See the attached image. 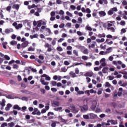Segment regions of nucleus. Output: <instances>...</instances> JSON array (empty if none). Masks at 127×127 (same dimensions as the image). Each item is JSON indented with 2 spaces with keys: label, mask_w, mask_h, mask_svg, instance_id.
<instances>
[{
  "label": "nucleus",
  "mask_w": 127,
  "mask_h": 127,
  "mask_svg": "<svg viewBox=\"0 0 127 127\" xmlns=\"http://www.w3.org/2000/svg\"><path fill=\"white\" fill-rule=\"evenodd\" d=\"M105 36H106V35L104 33H103V34H99L98 35V37L100 38H102V37L105 38Z\"/></svg>",
  "instance_id": "obj_28"
},
{
  "label": "nucleus",
  "mask_w": 127,
  "mask_h": 127,
  "mask_svg": "<svg viewBox=\"0 0 127 127\" xmlns=\"http://www.w3.org/2000/svg\"><path fill=\"white\" fill-rule=\"evenodd\" d=\"M73 53L76 56H79L78 54V52H77L75 50H73Z\"/></svg>",
  "instance_id": "obj_54"
},
{
  "label": "nucleus",
  "mask_w": 127,
  "mask_h": 127,
  "mask_svg": "<svg viewBox=\"0 0 127 127\" xmlns=\"http://www.w3.org/2000/svg\"><path fill=\"white\" fill-rule=\"evenodd\" d=\"M51 84L53 85V86H56L57 82L54 81H52L51 82Z\"/></svg>",
  "instance_id": "obj_43"
},
{
  "label": "nucleus",
  "mask_w": 127,
  "mask_h": 127,
  "mask_svg": "<svg viewBox=\"0 0 127 127\" xmlns=\"http://www.w3.org/2000/svg\"><path fill=\"white\" fill-rule=\"evenodd\" d=\"M86 12L87 13L90 14L91 13V10L89 8H86Z\"/></svg>",
  "instance_id": "obj_50"
},
{
  "label": "nucleus",
  "mask_w": 127,
  "mask_h": 127,
  "mask_svg": "<svg viewBox=\"0 0 127 127\" xmlns=\"http://www.w3.org/2000/svg\"><path fill=\"white\" fill-rule=\"evenodd\" d=\"M77 48L78 49H80V50H81V51L83 52L85 49V47L84 46H77Z\"/></svg>",
  "instance_id": "obj_20"
},
{
  "label": "nucleus",
  "mask_w": 127,
  "mask_h": 127,
  "mask_svg": "<svg viewBox=\"0 0 127 127\" xmlns=\"http://www.w3.org/2000/svg\"><path fill=\"white\" fill-rule=\"evenodd\" d=\"M4 58L5 59H6V60H7V61H9L10 59V57L7 55H4Z\"/></svg>",
  "instance_id": "obj_44"
},
{
  "label": "nucleus",
  "mask_w": 127,
  "mask_h": 127,
  "mask_svg": "<svg viewBox=\"0 0 127 127\" xmlns=\"http://www.w3.org/2000/svg\"><path fill=\"white\" fill-rule=\"evenodd\" d=\"M85 30L89 31H92V28L90 26H89V25H87L85 27Z\"/></svg>",
  "instance_id": "obj_24"
},
{
  "label": "nucleus",
  "mask_w": 127,
  "mask_h": 127,
  "mask_svg": "<svg viewBox=\"0 0 127 127\" xmlns=\"http://www.w3.org/2000/svg\"><path fill=\"white\" fill-rule=\"evenodd\" d=\"M110 124L105 123L104 122H102L101 123L102 127H106L107 126H110Z\"/></svg>",
  "instance_id": "obj_21"
},
{
  "label": "nucleus",
  "mask_w": 127,
  "mask_h": 127,
  "mask_svg": "<svg viewBox=\"0 0 127 127\" xmlns=\"http://www.w3.org/2000/svg\"><path fill=\"white\" fill-rule=\"evenodd\" d=\"M69 75L72 78H75V77H76L75 73L72 71L70 72Z\"/></svg>",
  "instance_id": "obj_23"
},
{
  "label": "nucleus",
  "mask_w": 127,
  "mask_h": 127,
  "mask_svg": "<svg viewBox=\"0 0 127 127\" xmlns=\"http://www.w3.org/2000/svg\"><path fill=\"white\" fill-rule=\"evenodd\" d=\"M7 45V43L6 42H4L2 43V47L4 48V49H6V45Z\"/></svg>",
  "instance_id": "obj_29"
},
{
  "label": "nucleus",
  "mask_w": 127,
  "mask_h": 127,
  "mask_svg": "<svg viewBox=\"0 0 127 127\" xmlns=\"http://www.w3.org/2000/svg\"><path fill=\"white\" fill-rule=\"evenodd\" d=\"M35 49L33 48L32 47H30L28 49V51H34Z\"/></svg>",
  "instance_id": "obj_45"
},
{
  "label": "nucleus",
  "mask_w": 127,
  "mask_h": 127,
  "mask_svg": "<svg viewBox=\"0 0 127 127\" xmlns=\"http://www.w3.org/2000/svg\"><path fill=\"white\" fill-rule=\"evenodd\" d=\"M56 15V12L55 11H52L51 12V16H55Z\"/></svg>",
  "instance_id": "obj_49"
},
{
  "label": "nucleus",
  "mask_w": 127,
  "mask_h": 127,
  "mask_svg": "<svg viewBox=\"0 0 127 127\" xmlns=\"http://www.w3.org/2000/svg\"><path fill=\"white\" fill-rule=\"evenodd\" d=\"M82 59L83 60H88V57L85 56H83L82 57Z\"/></svg>",
  "instance_id": "obj_60"
},
{
  "label": "nucleus",
  "mask_w": 127,
  "mask_h": 127,
  "mask_svg": "<svg viewBox=\"0 0 127 127\" xmlns=\"http://www.w3.org/2000/svg\"><path fill=\"white\" fill-rule=\"evenodd\" d=\"M30 59L31 60H35V61L37 62L38 63H39L40 64L41 63V61L38 59H36V57L34 55H31L30 57Z\"/></svg>",
  "instance_id": "obj_7"
},
{
  "label": "nucleus",
  "mask_w": 127,
  "mask_h": 127,
  "mask_svg": "<svg viewBox=\"0 0 127 127\" xmlns=\"http://www.w3.org/2000/svg\"><path fill=\"white\" fill-rule=\"evenodd\" d=\"M123 88H119L118 89V92H117V95L119 97H121L123 94Z\"/></svg>",
  "instance_id": "obj_8"
},
{
  "label": "nucleus",
  "mask_w": 127,
  "mask_h": 127,
  "mask_svg": "<svg viewBox=\"0 0 127 127\" xmlns=\"http://www.w3.org/2000/svg\"><path fill=\"white\" fill-rule=\"evenodd\" d=\"M89 91V92L91 93V94H96L97 93V91H96V90H94L93 89H91Z\"/></svg>",
  "instance_id": "obj_41"
},
{
  "label": "nucleus",
  "mask_w": 127,
  "mask_h": 127,
  "mask_svg": "<svg viewBox=\"0 0 127 127\" xmlns=\"http://www.w3.org/2000/svg\"><path fill=\"white\" fill-rule=\"evenodd\" d=\"M12 29H6L5 30V33L6 34H9L10 32H12Z\"/></svg>",
  "instance_id": "obj_26"
},
{
  "label": "nucleus",
  "mask_w": 127,
  "mask_h": 127,
  "mask_svg": "<svg viewBox=\"0 0 127 127\" xmlns=\"http://www.w3.org/2000/svg\"><path fill=\"white\" fill-rule=\"evenodd\" d=\"M12 8L15 9L16 10H18L19 8V4H14L12 6Z\"/></svg>",
  "instance_id": "obj_18"
},
{
  "label": "nucleus",
  "mask_w": 127,
  "mask_h": 127,
  "mask_svg": "<svg viewBox=\"0 0 127 127\" xmlns=\"http://www.w3.org/2000/svg\"><path fill=\"white\" fill-rule=\"evenodd\" d=\"M106 37L108 39H113V38L112 35H107Z\"/></svg>",
  "instance_id": "obj_55"
},
{
  "label": "nucleus",
  "mask_w": 127,
  "mask_h": 127,
  "mask_svg": "<svg viewBox=\"0 0 127 127\" xmlns=\"http://www.w3.org/2000/svg\"><path fill=\"white\" fill-rule=\"evenodd\" d=\"M89 116H90V118L91 119H94L96 117V115L94 114H90Z\"/></svg>",
  "instance_id": "obj_31"
},
{
  "label": "nucleus",
  "mask_w": 127,
  "mask_h": 127,
  "mask_svg": "<svg viewBox=\"0 0 127 127\" xmlns=\"http://www.w3.org/2000/svg\"><path fill=\"white\" fill-rule=\"evenodd\" d=\"M64 11L63 10H60L59 11V14L61 15H64Z\"/></svg>",
  "instance_id": "obj_48"
},
{
  "label": "nucleus",
  "mask_w": 127,
  "mask_h": 127,
  "mask_svg": "<svg viewBox=\"0 0 127 127\" xmlns=\"http://www.w3.org/2000/svg\"><path fill=\"white\" fill-rule=\"evenodd\" d=\"M78 23L81 24L82 23V18L81 17H78L77 19Z\"/></svg>",
  "instance_id": "obj_38"
},
{
  "label": "nucleus",
  "mask_w": 127,
  "mask_h": 127,
  "mask_svg": "<svg viewBox=\"0 0 127 127\" xmlns=\"http://www.w3.org/2000/svg\"><path fill=\"white\" fill-rule=\"evenodd\" d=\"M40 82L44 85H48V84H49V82H45V81L44 79H43L42 78H41L40 79Z\"/></svg>",
  "instance_id": "obj_15"
},
{
  "label": "nucleus",
  "mask_w": 127,
  "mask_h": 127,
  "mask_svg": "<svg viewBox=\"0 0 127 127\" xmlns=\"http://www.w3.org/2000/svg\"><path fill=\"white\" fill-rule=\"evenodd\" d=\"M51 90L52 92H55V93L57 91V89L55 88H51Z\"/></svg>",
  "instance_id": "obj_59"
},
{
  "label": "nucleus",
  "mask_w": 127,
  "mask_h": 127,
  "mask_svg": "<svg viewBox=\"0 0 127 127\" xmlns=\"http://www.w3.org/2000/svg\"><path fill=\"white\" fill-rule=\"evenodd\" d=\"M96 106H97L96 102H94V103H92V105H91V109L94 111L96 109Z\"/></svg>",
  "instance_id": "obj_14"
},
{
  "label": "nucleus",
  "mask_w": 127,
  "mask_h": 127,
  "mask_svg": "<svg viewBox=\"0 0 127 127\" xmlns=\"http://www.w3.org/2000/svg\"><path fill=\"white\" fill-rule=\"evenodd\" d=\"M110 41V39H107L106 40V43L109 45H112L113 44V41H111L110 42H109Z\"/></svg>",
  "instance_id": "obj_22"
},
{
  "label": "nucleus",
  "mask_w": 127,
  "mask_h": 127,
  "mask_svg": "<svg viewBox=\"0 0 127 127\" xmlns=\"http://www.w3.org/2000/svg\"><path fill=\"white\" fill-rule=\"evenodd\" d=\"M17 41H14V40H12L10 42V45L11 46H14V45H17Z\"/></svg>",
  "instance_id": "obj_27"
},
{
  "label": "nucleus",
  "mask_w": 127,
  "mask_h": 127,
  "mask_svg": "<svg viewBox=\"0 0 127 127\" xmlns=\"http://www.w3.org/2000/svg\"><path fill=\"white\" fill-rule=\"evenodd\" d=\"M111 86V84H110V83L109 82H106L105 83V87L110 88Z\"/></svg>",
  "instance_id": "obj_33"
},
{
  "label": "nucleus",
  "mask_w": 127,
  "mask_h": 127,
  "mask_svg": "<svg viewBox=\"0 0 127 127\" xmlns=\"http://www.w3.org/2000/svg\"><path fill=\"white\" fill-rule=\"evenodd\" d=\"M12 105L10 103L7 104L6 108H5V110L7 111L10 110V108H12Z\"/></svg>",
  "instance_id": "obj_11"
},
{
  "label": "nucleus",
  "mask_w": 127,
  "mask_h": 127,
  "mask_svg": "<svg viewBox=\"0 0 127 127\" xmlns=\"http://www.w3.org/2000/svg\"><path fill=\"white\" fill-rule=\"evenodd\" d=\"M13 109H15V110H17L18 111H20V110H21V108H20V107H19L18 105L16 104V105H14L13 106Z\"/></svg>",
  "instance_id": "obj_16"
},
{
  "label": "nucleus",
  "mask_w": 127,
  "mask_h": 127,
  "mask_svg": "<svg viewBox=\"0 0 127 127\" xmlns=\"http://www.w3.org/2000/svg\"><path fill=\"white\" fill-rule=\"evenodd\" d=\"M120 24L122 26H125L126 25V22L124 20H122L120 22Z\"/></svg>",
  "instance_id": "obj_42"
},
{
  "label": "nucleus",
  "mask_w": 127,
  "mask_h": 127,
  "mask_svg": "<svg viewBox=\"0 0 127 127\" xmlns=\"http://www.w3.org/2000/svg\"><path fill=\"white\" fill-rule=\"evenodd\" d=\"M79 108L81 109V111L85 112L88 110V107L87 105H83V106H80Z\"/></svg>",
  "instance_id": "obj_4"
},
{
  "label": "nucleus",
  "mask_w": 127,
  "mask_h": 127,
  "mask_svg": "<svg viewBox=\"0 0 127 127\" xmlns=\"http://www.w3.org/2000/svg\"><path fill=\"white\" fill-rule=\"evenodd\" d=\"M96 45V42L95 41H92L90 45H88V48L91 49V48H95Z\"/></svg>",
  "instance_id": "obj_6"
},
{
  "label": "nucleus",
  "mask_w": 127,
  "mask_h": 127,
  "mask_svg": "<svg viewBox=\"0 0 127 127\" xmlns=\"http://www.w3.org/2000/svg\"><path fill=\"white\" fill-rule=\"evenodd\" d=\"M6 98L7 99H11V98H12V96H11V95L9 94V95H6Z\"/></svg>",
  "instance_id": "obj_56"
},
{
  "label": "nucleus",
  "mask_w": 127,
  "mask_h": 127,
  "mask_svg": "<svg viewBox=\"0 0 127 127\" xmlns=\"http://www.w3.org/2000/svg\"><path fill=\"white\" fill-rule=\"evenodd\" d=\"M7 127V124L6 123H3L1 126L0 127Z\"/></svg>",
  "instance_id": "obj_40"
},
{
  "label": "nucleus",
  "mask_w": 127,
  "mask_h": 127,
  "mask_svg": "<svg viewBox=\"0 0 127 127\" xmlns=\"http://www.w3.org/2000/svg\"><path fill=\"white\" fill-rule=\"evenodd\" d=\"M53 107H59L60 102L59 101H54L52 104Z\"/></svg>",
  "instance_id": "obj_17"
},
{
  "label": "nucleus",
  "mask_w": 127,
  "mask_h": 127,
  "mask_svg": "<svg viewBox=\"0 0 127 127\" xmlns=\"http://www.w3.org/2000/svg\"><path fill=\"white\" fill-rule=\"evenodd\" d=\"M84 64L82 63H79L77 64H73L72 65V66L74 67V66L79 65H83Z\"/></svg>",
  "instance_id": "obj_36"
},
{
  "label": "nucleus",
  "mask_w": 127,
  "mask_h": 127,
  "mask_svg": "<svg viewBox=\"0 0 127 127\" xmlns=\"http://www.w3.org/2000/svg\"><path fill=\"white\" fill-rule=\"evenodd\" d=\"M45 48H48L47 49V51L48 52H52L53 49H52V47L51 46V45H49V43H46L45 45Z\"/></svg>",
  "instance_id": "obj_3"
},
{
  "label": "nucleus",
  "mask_w": 127,
  "mask_h": 127,
  "mask_svg": "<svg viewBox=\"0 0 127 127\" xmlns=\"http://www.w3.org/2000/svg\"><path fill=\"white\" fill-rule=\"evenodd\" d=\"M70 8H71V9L72 10H75V9H76L75 6H74V5H72L70 6Z\"/></svg>",
  "instance_id": "obj_61"
},
{
  "label": "nucleus",
  "mask_w": 127,
  "mask_h": 127,
  "mask_svg": "<svg viewBox=\"0 0 127 127\" xmlns=\"http://www.w3.org/2000/svg\"><path fill=\"white\" fill-rule=\"evenodd\" d=\"M11 8V6H7V8H6V10H7L8 12H10Z\"/></svg>",
  "instance_id": "obj_46"
},
{
  "label": "nucleus",
  "mask_w": 127,
  "mask_h": 127,
  "mask_svg": "<svg viewBox=\"0 0 127 127\" xmlns=\"http://www.w3.org/2000/svg\"><path fill=\"white\" fill-rule=\"evenodd\" d=\"M106 60L104 58H103L101 60V61H100L101 65L103 66H106Z\"/></svg>",
  "instance_id": "obj_10"
},
{
  "label": "nucleus",
  "mask_w": 127,
  "mask_h": 127,
  "mask_svg": "<svg viewBox=\"0 0 127 127\" xmlns=\"http://www.w3.org/2000/svg\"><path fill=\"white\" fill-rule=\"evenodd\" d=\"M83 117L85 120H88L89 119V117L88 115H83Z\"/></svg>",
  "instance_id": "obj_51"
},
{
  "label": "nucleus",
  "mask_w": 127,
  "mask_h": 127,
  "mask_svg": "<svg viewBox=\"0 0 127 127\" xmlns=\"http://www.w3.org/2000/svg\"><path fill=\"white\" fill-rule=\"evenodd\" d=\"M83 54H88V51L87 49H84V51H83Z\"/></svg>",
  "instance_id": "obj_47"
},
{
  "label": "nucleus",
  "mask_w": 127,
  "mask_h": 127,
  "mask_svg": "<svg viewBox=\"0 0 127 127\" xmlns=\"http://www.w3.org/2000/svg\"><path fill=\"white\" fill-rule=\"evenodd\" d=\"M108 70H109L108 66L104 67L102 69L103 73L106 74L107 73Z\"/></svg>",
  "instance_id": "obj_12"
},
{
  "label": "nucleus",
  "mask_w": 127,
  "mask_h": 127,
  "mask_svg": "<svg viewBox=\"0 0 127 127\" xmlns=\"http://www.w3.org/2000/svg\"><path fill=\"white\" fill-rule=\"evenodd\" d=\"M8 126H9V127H14V124L13 122H11V123H9L8 124Z\"/></svg>",
  "instance_id": "obj_32"
},
{
  "label": "nucleus",
  "mask_w": 127,
  "mask_h": 127,
  "mask_svg": "<svg viewBox=\"0 0 127 127\" xmlns=\"http://www.w3.org/2000/svg\"><path fill=\"white\" fill-rule=\"evenodd\" d=\"M99 14L101 17L106 16V13L104 11H100L99 12Z\"/></svg>",
  "instance_id": "obj_13"
},
{
  "label": "nucleus",
  "mask_w": 127,
  "mask_h": 127,
  "mask_svg": "<svg viewBox=\"0 0 127 127\" xmlns=\"http://www.w3.org/2000/svg\"><path fill=\"white\" fill-rule=\"evenodd\" d=\"M28 45L29 42L28 41H25V42L22 43L21 46V48H25L28 46Z\"/></svg>",
  "instance_id": "obj_5"
},
{
  "label": "nucleus",
  "mask_w": 127,
  "mask_h": 127,
  "mask_svg": "<svg viewBox=\"0 0 127 127\" xmlns=\"http://www.w3.org/2000/svg\"><path fill=\"white\" fill-rule=\"evenodd\" d=\"M22 24H19L18 25H17L16 27H15V28L16 29H19V28H22Z\"/></svg>",
  "instance_id": "obj_39"
},
{
  "label": "nucleus",
  "mask_w": 127,
  "mask_h": 127,
  "mask_svg": "<svg viewBox=\"0 0 127 127\" xmlns=\"http://www.w3.org/2000/svg\"><path fill=\"white\" fill-rule=\"evenodd\" d=\"M56 50H57V51H59V52L63 51V49L61 47H58L56 48Z\"/></svg>",
  "instance_id": "obj_35"
},
{
  "label": "nucleus",
  "mask_w": 127,
  "mask_h": 127,
  "mask_svg": "<svg viewBox=\"0 0 127 127\" xmlns=\"http://www.w3.org/2000/svg\"><path fill=\"white\" fill-rule=\"evenodd\" d=\"M17 79H18V81H21V80H22L21 76L20 75H18L17 76Z\"/></svg>",
  "instance_id": "obj_63"
},
{
  "label": "nucleus",
  "mask_w": 127,
  "mask_h": 127,
  "mask_svg": "<svg viewBox=\"0 0 127 127\" xmlns=\"http://www.w3.org/2000/svg\"><path fill=\"white\" fill-rule=\"evenodd\" d=\"M107 30H111L112 32H115V29L114 27H108Z\"/></svg>",
  "instance_id": "obj_34"
},
{
  "label": "nucleus",
  "mask_w": 127,
  "mask_h": 127,
  "mask_svg": "<svg viewBox=\"0 0 127 127\" xmlns=\"http://www.w3.org/2000/svg\"><path fill=\"white\" fill-rule=\"evenodd\" d=\"M93 74V72H87L84 74V76L86 77H92Z\"/></svg>",
  "instance_id": "obj_9"
},
{
  "label": "nucleus",
  "mask_w": 127,
  "mask_h": 127,
  "mask_svg": "<svg viewBox=\"0 0 127 127\" xmlns=\"http://www.w3.org/2000/svg\"><path fill=\"white\" fill-rule=\"evenodd\" d=\"M118 9L117 7H114V8H111L108 12V14L109 15H112L114 14V12H117Z\"/></svg>",
  "instance_id": "obj_1"
},
{
  "label": "nucleus",
  "mask_w": 127,
  "mask_h": 127,
  "mask_svg": "<svg viewBox=\"0 0 127 127\" xmlns=\"http://www.w3.org/2000/svg\"><path fill=\"white\" fill-rule=\"evenodd\" d=\"M42 21L41 20L38 21L37 23V27H40L42 26Z\"/></svg>",
  "instance_id": "obj_30"
},
{
  "label": "nucleus",
  "mask_w": 127,
  "mask_h": 127,
  "mask_svg": "<svg viewBox=\"0 0 127 127\" xmlns=\"http://www.w3.org/2000/svg\"><path fill=\"white\" fill-rule=\"evenodd\" d=\"M77 94L78 95L84 94V92L82 91H78Z\"/></svg>",
  "instance_id": "obj_57"
},
{
  "label": "nucleus",
  "mask_w": 127,
  "mask_h": 127,
  "mask_svg": "<svg viewBox=\"0 0 127 127\" xmlns=\"http://www.w3.org/2000/svg\"><path fill=\"white\" fill-rule=\"evenodd\" d=\"M65 25L64 23H62L59 25V28H63L64 27Z\"/></svg>",
  "instance_id": "obj_58"
},
{
  "label": "nucleus",
  "mask_w": 127,
  "mask_h": 127,
  "mask_svg": "<svg viewBox=\"0 0 127 127\" xmlns=\"http://www.w3.org/2000/svg\"><path fill=\"white\" fill-rule=\"evenodd\" d=\"M64 64L65 65H69V63L67 61H64Z\"/></svg>",
  "instance_id": "obj_64"
},
{
  "label": "nucleus",
  "mask_w": 127,
  "mask_h": 127,
  "mask_svg": "<svg viewBox=\"0 0 127 127\" xmlns=\"http://www.w3.org/2000/svg\"><path fill=\"white\" fill-rule=\"evenodd\" d=\"M11 113H13L14 115H15V116L17 115V114H18L17 111H16V110H13L12 112H11Z\"/></svg>",
  "instance_id": "obj_53"
},
{
  "label": "nucleus",
  "mask_w": 127,
  "mask_h": 127,
  "mask_svg": "<svg viewBox=\"0 0 127 127\" xmlns=\"http://www.w3.org/2000/svg\"><path fill=\"white\" fill-rule=\"evenodd\" d=\"M96 42L98 43H103L105 41L104 38H101V39H97L96 40Z\"/></svg>",
  "instance_id": "obj_19"
},
{
  "label": "nucleus",
  "mask_w": 127,
  "mask_h": 127,
  "mask_svg": "<svg viewBox=\"0 0 127 127\" xmlns=\"http://www.w3.org/2000/svg\"><path fill=\"white\" fill-rule=\"evenodd\" d=\"M56 42H57V38H55L53 39V40L52 41V45L53 46H55L56 44Z\"/></svg>",
  "instance_id": "obj_25"
},
{
  "label": "nucleus",
  "mask_w": 127,
  "mask_h": 127,
  "mask_svg": "<svg viewBox=\"0 0 127 127\" xmlns=\"http://www.w3.org/2000/svg\"><path fill=\"white\" fill-rule=\"evenodd\" d=\"M68 109L72 111V112L73 113H78V112H79V111L78 110V109H76L75 107L74 106V105H71L69 107Z\"/></svg>",
  "instance_id": "obj_2"
},
{
  "label": "nucleus",
  "mask_w": 127,
  "mask_h": 127,
  "mask_svg": "<svg viewBox=\"0 0 127 127\" xmlns=\"http://www.w3.org/2000/svg\"><path fill=\"white\" fill-rule=\"evenodd\" d=\"M56 3L61 4L62 3V1L61 0H56Z\"/></svg>",
  "instance_id": "obj_52"
},
{
  "label": "nucleus",
  "mask_w": 127,
  "mask_h": 127,
  "mask_svg": "<svg viewBox=\"0 0 127 127\" xmlns=\"http://www.w3.org/2000/svg\"><path fill=\"white\" fill-rule=\"evenodd\" d=\"M63 109V107H58V108H54V110L55 111H61Z\"/></svg>",
  "instance_id": "obj_37"
},
{
  "label": "nucleus",
  "mask_w": 127,
  "mask_h": 127,
  "mask_svg": "<svg viewBox=\"0 0 127 127\" xmlns=\"http://www.w3.org/2000/svg\"><path fill=\"white\" fill-rule=\"evenodd\" d=\"M39 59H40L41 60H42V61L44 59V56H42V55H40L39 56Z\"/></svg>",
  "instance_id": "obj_62"
}]
</instances>
